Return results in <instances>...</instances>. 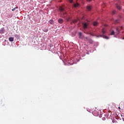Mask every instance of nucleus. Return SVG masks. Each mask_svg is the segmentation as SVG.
I'll return each instance as SVG.
<instances>
[{
  "label": "nucleus",
  "mask_w": 124,
  "mask_h": 124,
  "mask_svg": "<svg viewBox=\"0 0 124 124\" xmlns=\"http://www.w3.org/2000/svg\"><path fill=\"white\" fill-rule=\"evenodd\" d=\"M59 9L61 12V17H62V18L67 17V14H66V12H65V9H64L63 5L60 6Z\"/></svg>",
  "instance_id": "f257e3e1"
},
{
  "label": "nucleus",
  "mask_w": 124,
  "mask_h": 124,
  "mask_svg": "<svg viewBox=\"0 0 124 124\" xmlns=\"http://www.w3.org/2000/svg\"><path fill=\"white\" fill-rule=\"evenodd\" d=\"M82 25L83 26V29L84 30H86L88 28V26H89V23H82Z\"/></svg>",
  "instance_id": "f03ea898"
},
{
  "label": "nucleus",
  "mask_w": 124,
  "mask_h": 124,
  "mask_svg": "<svg viewBox=\"0 0 124 124\" xmlns=\"http://www.w3.org/2000/svg\"><path fill=\"white\" fill-rule=\"evenodd\" d=\"M58 23H59V24H62V23H63V19L62 18H59L58 19Z\"/></svg>",
  "instance_id": "7ed1b4c3"
},
{
  "label": "nucleus",
  "mask_w": 124,
  "mask_h": 124,
  "mask_svg": "<svg viewBox=\"0 0 124 124\" xmlns=\"http://www.w3.org/2000/svg\"><path fill=\"white\" fill-rule=\"evenodd\" d=\"M4 31H5L4 28H2L0 30V33H4Z\"/></svg>",
  "instance_id": "20e7f679"
},
{
  "label": "nucleus",
  "mask_w": 124,
  "mask_h": 124,
  "mask_svg": "<svg viewBox=\"0 0 124 124\" xmlns=\"http://www.w3.org/2000/svg\"><path fill=\"white\" fill-rule=\"evenodd\" d=\"M87 10H88L89 11L92 10V6H87Z\"/></svg>",
  "instance_id": "39448f33"
},
{
  "label": "nucleus",
  "mask_w": 124,
  "mask_h": 124,
  "mask_svg": "<svg viewBox=\"0 0 124 124\" xmlns=\"http://www.w3.org/2000/svg\"><path fill=\"white\" fill-rule=\"evenodd\" d=\"M100 37H103V38H105L106 39H109V38L106 36L101 35H100Z\"/></svg>",
  "instance_id": "423d86ee"
},
{
  "label": "nucleus",
  "mask_w": 124,
  "mask_h": 124,
  "mask_svg": "<svg viewBox=\"0 0 124 124\" xmlns=\"http://www.w3.org/2000/svg\"><path fill=\"white\" fill-rule=\"evenodd\" d=\"M97 25H98V23L96 21H94L93 23V25L94 26V27H96L97 26Z\"/></svg>",
  "instance_id": "0eeeda50"
},
{
  "label": "nucleus",
  "mask_w": 124,
  "mask_h": 124,
  "mask_svg": "<svg viewBox=\"0 0 124 124\" xmlns=\"http://www.w3.org/2000/svg\"><path fill=\"white\" fill-rule=\"evenodd\" d=\"M9 41H10V42H12L14 41V38H13V37H10L9 38Z\"/></svg>",
  "instance_id": "6e6552de"
},
{
  "label": "nucleus",
  "mask_w": 124,
  "mask_h": 124,
  "mask_svg": "<svg viewBox=\"0 0 124 124\" xmlns=\"http://www.w3.org/2000/svg\"><path fill=\"white\" fill-rule=\"evenodd\" d=\"M43 31H44V32H47L48 31H49V30H48V29L45 28L43 30Z\"/></svg>",
  "instance_id": "1a4fd4ad"
},
{
  "label": "nucleus",
  "mask_w": 124,
  "mask_h": 124,
  "mask_svg": "<svg viewBox=\"0 0 124 124\" xmlns=\"http://www.w3.org/2000/svg\"><path fill=\"white\" fill-rule=\"evenodd\" d=\"M120 33V30L119 28H116V34Z\"/></svg>",
  "instance_id": "9d476101"
},
{
  "label": "nucleus",
  "mask_w": 124,
  "mask_h": 124,
  "mask_svg": "<svg viewBox=\"0 0 124 124\" xmlns=\"http://www.w3.org/2000/svg\"><path fill=\"white\" fill-rule=\"evenodd\" d=\"M70 19H71V17L70 16H68L66 18V20L67 22H69V21L70 20Z\"/></svg>",
  "instance_id": "9b49d317"
},
{
  "label": "nucleus",
  "mask_w": 124,
  "mask_h": 124,
  "mask_svg": "<svg viewBox=\"0 0 124 124\" xmlns=\"http://www.w3.org/2000/svg\"><path fill=\"white\" fill-rule=\"evenodd\" d=\"M49 24H50L51 25H53V24H54V20H50L49 21Z\"/></svg>",
  "instance_id": "f8f14e48"
},
{
  "label": "nucleus",
  "mask_w": 124,
  "mask_h": 124,
  "mask_svg": "<svg viewBox=\"0 0 124 124\" xmlns=\"http://www.w3.org/2000/svg\"><path fill=\"white\" fill-rule=\"evenodd\" d=\"M74 7H78V6H79V4H78V3H75L74 4Z\"/></svg>",
  "instance_id": "ddd939ff"
},
{
  "label": "nucleus",
  "mask_w": 124,
  "mask_h": 124,
  "mask_svg": "<svg viewBox=\"0 0 124 124\" xmlns=\"http://www.w3.org/2000/svg\"><path fill=\"white\" fill-rule=\"evenodd\" d=\"M116 7L117 8H118V9H119V10H121V6H120L119 5H116Z\"/></svg>",
  "instance_id": "4468645a"
},
{
  "label": "nucleus",
  "mask_w": 124,
  "mask_h": 124,
  "mask_svg": "<svg viewBox=\"0 0 124 124\" xmlns=\"http://www.w3.org/2000/svg\"><path fill=\"white\" fill-rule=\"evenodd\" d=\"M78 35H79V38H81V37L82 36V32H79L78 33Z\"/></svg>",
  "instance_id": "2eb2a0df"
},
{
  "label": "nucleus",
  "mask_w": 124,
  "mask_h": 124,
  "mask_svg": "<svg viewBox=\"0 0 124 124\" xmlns=\"http://www.w3.org/2000/svg\"><path fill=\"white\" fill-rule=\"evenodd\" d=\"M17 8H18V7H15V8H14V9H12V11H15V10H16V9H17Z\"/></svg>",
  "instance_id": "dca6fc26"
},
{
  "label": "nucleus",
  "mask_w": 124,
  "mask_h": 124,
  "mask_svg": "<svg viewBox=\"0 0 124 124\" xmlns=\"http://www.w3.org/2000/svg\"><path fill=\"white\" fill-rule=\"evenodd\" d=\"M114 34H115V31H112L111 32V35H114Z\"/></svg>",
  "instance_id": "f3484780"
},
{
  "label": "nucleus",
  "mask_w": 124,
  "mask_h": 124,
  "mask_svg": "<svg viewBox=\"0 0 124 124\" xmlns=\"http://www.w3.org/2000/svg\"><path fill=\"white\" fill-rule=\"evenodd\" d=\"M78 20L76 19H75L73 21V22L75 24V23H77Z\"/></svg>",
  "instance_id": "a211bd4d"
},
{
  "label": "nucleus",
  "mask_w": 124,
  "mask_h": 124,
  "mask_svg": "<svg viewBox=\"0 0 124 124\" xmlns=\"http://www.w3.org/2000/svg\"><path fill=\"white\" fill-rule=\"evenodd\" d=\"M102 32L103 34H104V33H105V31H104V29H103Z\"/></svg>",
  "instance_id": "6ab92c4d"
},
{
  "label": "nucleus",
  "mask_w": 124,
  "mask_h": 124,
  "mask_svg": "<svg viewBox=\"0 0 124 124\" xmlns=\"http://www.w3.org/2000/svg\"><path fill=\"white\" fill-rule=\"evenodd\" d=\"M115 23H119V20H118V19H116V20H115Z\"/></svg>",
  "instance_id": "aec40b11"
},
{
  "label": "nucleus",
  "mask_w": 124,
  "mask_h": 124,
  "mask_svg": "<svg viewBox=\"0 0 124 124\" xmlns=\"http://www.w3.org/2000/svg\"><path fill=\"white\" fill-rule=\"evenodd\" d=\"M112 13L113 14H116V11H113Z\"/></svg>",
  "instance_id": "412c9836"
},
{
  "label": "nucleus",
  "mask_w": 124,
  "mask_h": 124,
  "mask_svg": "<svg viewBox=\"0 0 124 124\" xmlns=\"http://www.w3.org/2000/svg\"><path fill=\"white\" fill-rule=\"evenodd\" d=\"M68 1L71 2L72 3V2L73 1V0H68Z\"/></svg>",
  "instance_id": "4be33fe9"
},
{
  "label": "nucleus",
  "mask_w": 124,
  "mask_h": 124,
  "mask_svg": "<svg viewBox=\"0 0 124 124\" xmlns=\"http://www.w3.org/2000/svg\"><path fill=\"white\" fill-rule=\"evenodd\" d=\"M87 1H92V0H87Z\"/></svg>",
  "instance_id": "5701e85b"
},
{
  "label": "nucleus",
  "mask_w": 124,
  "mask_h": 124,
  "mask_svg": "<svg viewBox=\"0 0 124 124\" xmlns=\"http://www.w3.org/2000/svg\"><path fill=\"white\" fill-rule=\"evenodd\" d=\"M119 18H122V16H120Z\"/></svg>",
  "instance_id": "b1692460"
},
{
  "label": "nucleus",
  "mask_w": 124,
  "mask_h": 124,
  "mask_svg": "<svg viewBox=\"0 0 124 124\" xmlns=\"http://www.w3.org/2000/svg\"><path fill=\"white\" fill-rule=\"evenodd\" d=\"M118 108L119 109H120V110H121V108L119 107Z\"/></svg>",
  "instance_id": "393cba45"
},
{
  "label": "nucleus",
  "mask_w": 124,
  "mask_h": 124,
  "mask_svg": "<svg viewBox=\"0 0 124 124\" xmlns=\"http://www.w3.org/2000/svg\"><path fill=\"white\" fill-rule=\"evenodd\" d=\"M120 28H121V29H123V27H121Z\"/></svg>",
  "instance_id": "a878e982"
},
{
  "label": "nucleus",
  "mask_w": 124,
  "mask_h": 124,
  "mask_svg": "<svg viewBox=\"0 0 124 124\" xmlns=\"http://www.w3.org/2000/svg\"><path fill=\"white\" fill-rule=\"evenodd\" d=\"M15 36H17V35H15Z\"/></svg>",
  "instance_id": "bb28decb"
},
{
  "label": "nucleus",
  "mask_w": 124,
  "mask_h": 124,
  "mask_svg": "<svg viewBox=\"0 0 124 124\" xmlns=\"http://www.w3.org/2000/svg\"><path fill=\"white\" fill-rule=\"evenodd\" d=\"M108 112H109V113H110V110H109Z\"/></svg>",
  "instance_id": "cd10ccee"
},
{
  "label": "nucleus",
  "mask_w": 124,
  "mask_h": 124,
  "mask_svg": "<svg viewBox=\"0 0 124 124\" xmlns=\"http://www.w3.org/2000/svg\"><path fill=\"white\" fill-rule=\"evenodd\" d=\"M123 121H124V119H123Z\"/></svg>",
  "instance_id": "c85d7f7f"
}]
</instances>
